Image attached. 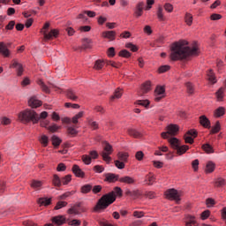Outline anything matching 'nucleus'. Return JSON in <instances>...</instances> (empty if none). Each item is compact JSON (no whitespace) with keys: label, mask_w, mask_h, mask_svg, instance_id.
Here are the masks:
<instances>
[{"label":"nucleus","mask_w":226,"mask_h":226,"mask_svg":"<svg viewBox=\"0 0 226 226\" xmlns=\"http://www.w3.org/2000/svg\"><path fill=\"white\" fill-rule=\"evenodd\" d=\"M81 223L82 222H80V220H78V219H74L69 222V225L71 226H80Z\"/></svg>","instance_id":"obj_58"},{"label":"nucleus","mask_w":226,"mask_h":226,"mask_svg":"<svg viewBox=\"0 0 226 226\" xmlns=\"http://www.w3.org/2000/svg\"><path fill=\"white\" fill-rule=\"evenodd\" d=\"M91 43H93V41L86 38L83 40V46L80 49H83L84 50H86L87 49H91Z\"/></svg>","instance_id":"obj_32"},{"label":"nucleus","mask_w":226,"mask_h":226,"mask_svg":"<svg viewBox=\"0 0 226 226\" xmlns=\"http://www.w3.org/2000/svg\"><path fill=\"white\" fill-rule=\"evenodd\" d=\"M220 130H221L220 121H217L215 123V125L214 127H212L210 133H218V132H220Z\"/></svg>","instance_id":"obj_45"},{"label":"nucleus","mask_w":226,"mask_h":226,"mask_svg":"<svg viewBox=\"0 0 226 226\" xmlns=\"http://www.w3.org/2000/svg\"><path fill=\"white\" fill-rule=\"evenodd\" d=\"M102 37L107 38L109 41H114V40H116V32L105 31L102 33Z\"/></svg>","instance_id":"obj_18"},{"label":"nucleus","mask_w":226,"mask_h":226,"mask_svg":"<svg viewBox=\"0 0 226 226\" xmlns=\"http://www.w3.org/2000/svg\"><path fill=\"white\" fill-rule=\"evenodd\" d=\"M202 149L206 153H207V154H211L215 153V149H213V147L207 143L202 146Z\"/></svg>","instance_id":"obj_33"},{"label":"nucleus","mask_w":226,"mask_h":226,"mask_svg":"<svg viewBox=\"0 0 226 226\" xmlns=\"http://www.w3.org/2000/svg\"><path fill=\"white\" fill-rule=\"evenodd\" d=\"M188 222H185L186 226H197V221H195V217L189 215Z\"/></svg>","instance_id":"obj_40"},{"label":"nucleus","mask_w":226,"mask_h":226,"mask_svg":"<svg viewBox=\"0 0 226 226\" xmlns=\"http://www.w3.org/2000/svg\"><path fill=\"white\" fill-rule=\"evenodd\" d=\"M123 197V189L121 187H115L109 193L104 194L98 200L94 211H100V209H107L108 206L116 202V197Z\"/></svg>","instance_id":"obj_3"},{"label":"nucleus","mask_w":226,"mask_h":226,"mask_svg":"<svg viewBox=\"0 0 226 226\" xmlns=\"http://www.w3.org/2000/svg\"><path fill=\"white\" fill-rule=\"evenodd\" d=\"M51 202V200L49 198H40L38 200V204H40L41 206H49Z\"/></svg>","instance_id":"obj_34"},{"label":"nucleus","mask_w":226,"mask_h":226,"mask_svg":"<svg viewBox=\"0 0 226 226\" xmlns=\"http://www.w3.org/2000/svg\"><path fill=\"white\" fill-rule=\"evenodd\" d=\"M170 70V65H162L161 67H159V73H165V72H169Z\"/></svg>","instance_id":"obj_55"},{"label":"nucleus","mask_w":226,"mask_h":226,"mask_svg":"<svg viewBox=\"0 0 226 226\" xmlns=\"http://www.w3.org/2000/svg\"><path fill=\"white\" fill-rule=\"evenodd\" d=\"M164 10L166 11H168L169 13H172V11H174V6L170 3L165 4H164Z\"/></svg>","instance_id":"obj_52"},{"label":"nucleus","mask_w":226,"mask_h":226,"mask_svg":"<svg viewBox=\"0 0 226 226\" xmlns=\"http://www.w3.org/2000/svg\"><path fill=\"white\" fill-rule=\"evenodd\" d=\"M56 170L57 172H64V170H66V165L63 162L59 163L56 167Z\"/></svg>","instance_id":"obj_57"},{"label":"nucleus","mask_w":226,"mask_h":226,"mask_svg":"<svg viewBox=\"0 0 226 226\" xmlns=\"http://www.w3.org/2000/svg\"><path fill=\"white\" fill-rule=\"evenodd\" d=\"M121 96H123V90L117 88V89L115 91L114 94L111 95V97H110V102H114L115 100H119V98H121Z\"/></svg>","instance_id":"obj_22"},{"label":"nucleus","mask_w":226,"mask_h":226,"mask_svg":"<svg viewBox=\"0 0 226 226\" xmlns=\"http://www.w3.org/2000/svg\"><path fill=\"white\" fill-rule=\"evenodd\" d=\"M197 137V131L192 129L187 132V133L184 136V139L185 140V144H193V139Z\"/></svg>","instance_id":"obj_8"},{"label":"nucleus","mask_w":226,"mask_h":226,"mask_svg":"<svg viewBox=\"0 0 226 226\" xmlns=\"http://www.w3.org/2000/svg\"><path fill=\"white\" fill-rule=\"evenodd\" d=\"M104 64H105L103 63V61H102V60H97V61H95L94 69V70H102V68H103Z\"/></svg>","instance_id":"obj_44"},{"label":"nucleus","mask_w":226,"mask_h":226,"mask_svg":"<svg viewBox=\"0 0 226 226\" xmlns=\"http://www.w3.org/2000/svg\"><path fill=\"white\" fill-rule=\"evenodd\" d=\"M82 160L86 165H91V156L85 154L82 156Z\"/></svg>","instance_id":"obj_50"},{"label":"nucleus","mask_w":226,"mask_h":226,"mask_svg":"<svg viewBox=\"0 0 226 226\" xmlns=\"http://www.w3.org/2000/svg\"><path fill=\"white\" fill-rule=\"evenodd\" d=\"M128 134L131 135V137H134V139H139V137H142V134L135 129H128Z\"/></svg>","instance_id":"obj_29"},{"label":"nucleus","mask_w":226,"mask_h":226,"mask_svg":"<svg viewBox=\"0 0 226 226\" xmlns=\"http://www.w3.org/2000/svg\"><path fill=\"white\" fill-rule=\"evenodd\" d=\"M28 105L32 109H38V107H41V101L38 100L36 96H33L29 99Z\"/></svg>","instance_id":"obj_11"},{"label":"nucleus","mask_w":226,"mask_h":226,"mask_svg":"<svg viewBox=\"0 0 226 226\" xmlns=\"http://www.w3.org/2000/svg\"><path fill=\"white\" fill-rule=\"evenodd\" d=\"M72 181V175H67L62 177V185H68Z\"/></svg>","instance_id":"obj_53"},{"label":"nucleus","mask_w":226,"mask_h":226,"mask_svg":"<svg viewBox=\"0 0 226 226\" xmlns=\"http://www.w3.org/2000/svg\"><path fill=\"white\" fill-rule=\"evenodd\" d=\"M0 54H3L4 57H8L10 56V50L6 49V45L4 42H0Z\"/></svg>","instance_id":"obj_23"},{"label":"nucleus","mask_w":226,"mask_h":226,"mask_svg":"<svg viewBox=\"0 0 226 226\" xmlns=\"http://www.w3.org/2000/svg\"><path fill=\"white\" fill-rule=\"evenodd\" d=\"M68 206V202L66 201H58L55 207L56 210L62 209V207H66Z\"/></svg>","instance_id":"obj_47"},{"label":"nucleus","mask_w":226,"mask_h":226,"mask_svg":"<svg viewBox=\"0 0 226 226\" xmlns=\"http://www.w3.org/2000/svg\"><path fill=\"white\" fill-rule=\"evenodd\" d=\"M165 196L166 199L176 200L177 203H179V200H181V199L179 198L181 197V193L176 189H169L165 192Z\"/></svg>","instance_id":"obj_6"},{"label":"nucleus","mask_w":226,"mask_h":226,"mask_svg":"<svg viewBox=\"0 0 226 226\" xmlns=\"http://www.w3.org/2000/svg\"><path fill=\"white\" fill-rule=\"evenodd\" d=\"M156 178H154V175L152 173H149L145 177V181L147 183V185H153L154 183Z\"/></svg>","instance_id":"obj_31"},{"label":"nucleus","mask_w":226,"mask_h":226,"mask_svg":"<svg viewBox=\"0 0 226 226\" xmlns=\"http://www.w3.org/2000/svg\"><path fill=\"white\" fill-rule=\"evenodd\" d=\"M200 124L201 126H203V128H211V121H209V118L205 115L200 117Z\"/></svg>","instance_id":"obj_12"},{"label":"nucleus","mask_w":226,"mask_h":226,"mask_svg":"<svg viewBox=\"0 0 226 226\" xmlns=\"http://www.w3.org/2000/svg\"><path fill=\"white\" fill-rule=\"evenodd\" d=\"M115 166L117 167V169H119L121 170L124 169L125 164L123 161L116 160Z\"/></svg>","instance_id":"obj_48"},{"label":"nucleus","mask_w":226,"mask_h":226,"mask_svg":"<svg viewBox=\"0 0 226 226\" xmlns=\"http://www.w3.org/2000/svg\"><path fill=\"white\" fill-rule=\"evenodd\" d=\"M119 183H124L125 185H135V178L125 176L119 178Z\"/></svg>","instance_id":"obj_17"},{"label":"nucleus","mask_w":226,"mask_h":226,"mask_svg":"<svg viewBox=\"0 0 226 226\" xmlns=\"http://www.w3.org/2000/svg\"><path fill=\"white\" fill-rule=\"evenodd\" d=\"M210 212L209 210H205L201 213V220H207L209 218Z\"/></svg>","instance_id":"obj_61"},{"label":"nucleus","mask_w":226,"mask_h":226,"mask_svg":"<svg viewBox=\"0 0 226 226\" xmlns=\"http://www.w3.org/2000/svg\"><path fill=\"white\" fill-rule=\"evenodd\" d=\"M149 91H151V81H147L141 86L139 95L142 96L146 93H149Z\"/></svg>","instance_id":"obj_15"},{"label":"nucleus","mask_w":226,"mask_h":226,"mask_svg":"<svg viewBox=\"0 0 226 226\" xmlns=\"http://www.w3.org/2000/svg\"><path fill=\"white\" fill-rule=\"evenodd\" d=\"M207 80L211 82V84H216V77H215V72L213 70H209L207 73Z\"/></svg>","instance_id":"obj_25"},{"label":"nucleus","mask_w":226,"mask_h":226,"mask_svg":"<svg viewBox=\"0 0 226 226\" xmlns=\"http://www.w3.org/2000/svg\"><path fill=\"white\" fill-rule=\"evenodd\" d=\"M88 124L92 130H98V123L93 120H88Z\"/></svg>","instance_id":"obj_56"},{"label":"nucleus","mask_w":226,"mask_h":226,"mask_svg":"<svg viewBox=\"0 0 226 226\" xmlns=\"http://www.w3.org/2000/svg\"><path fill=\"white\" fill-rule=\"evenodd\" d=\"M186 89H187V93L189 94H193L195 88L193 87V84H192L191 82H187L185 84Z\"/></svg>","instance_id":"obj_42"},{"label":"nucleus","mask_w":226,"mask_h":226,"mask_svg":"<svg viewBox=\"0 0 226 226\" xmlns=\"http://www.w3.org/2000/svg\"><path fill=\"white\" fill-rule=\"evenodd\" d=\"M190 56H199L197 45L191 48L186 41H180L172 44L170 52L171 61H183V59H187Z\"/></svg>","instance_id":"obj_1"},{"label":"nucleus","mask_w":226,"mask_h":226,"mask_svg":"<svg viewBox=\"0 0 226 226\" xmlns=\"http://www.w3.org/2000/svg\"><path fill=\"white\" fill-rule=\"evenodd\" d=\"M42 185L43 184L41 183V181L33 180L31 183V187L34 188V190H40V188H41Z\"/></svg>","instance_id":"obj_35"},{"label":"nucleus","mask_w":226,"mask_h":226,"mask_svg":"<svg viewBox=\"0 0 226 226\" xmlns=\"http://www.w3.org/2000/svg\"><path fill=\"white\" fill-rule=\"evenodd\" d=\"M76 128H79L77 125H74V127L69 126L67 128V133L69 135H72V137H74V135H77V133H79V132H77V130H75Z\"/></svg>","instance_id":"obj_41"},{"label":"nucleus","mask_w":226,"mask_h":226,"mask_svg":"<svg viewBox=\"0 0 226 226\" xmlns=\"http://www.w3.org/2000/svg\"><path fill=\"white\" fill-rule=\"evenodd\" d=\"M225 185V179L223 178H218L216 181H215V186L219 187L220 186H223Z\"/></svg>","instance_id":"obj_59"},{"label":"nucleus","mask_w":226,"mask_h":226,"mask_svg":"<svg viewBox=\"0 0 226 226\" xmlns=\"http://www.w3.org/2000/svg\"><path fill=\"white\" fill-rule=\"evenodd\" d=\"M185 22L188 26H192V24H193V15H192V13L186 12L185 15Z\"/></svg>","instance_id":"obj_28"},{"label":"nucleus","mask_w":226,"mask_h":226,"mask_svg":"<svg viewBox=\"0 0 226 226\" xmlns=\"http://www.w3.org/2000/svg\"><path fill=\"white\" fill-rule=\"evenodd\" d=\"M51 140H52L53 146H55L56 147H57V146H60L61 144V139H59V137L57 136H53L51 138Z\"/></svg>","instance_id":"obj_46"},{"label":"nucleus","mask_w":226,"mask_h":226,"mask_svg":"<svg viewBox=\"0 0 226 226\" xmlns=\"http://www.w3.org/2000/svg\"><path fill=\"white\" fill-rule=\"evenodd\" d=\"M82 117H84V111H79L72 118V123L77 126V124H79V120L82 119Z\"/></svg>","instance_id":"obj_21"},{"label":"nucleus","mask_w":226,"mask_h":226,"mask_svg":"<svg viewBox=\"0 0 226 226\" xmlns=\"http://www.w3.org/2000/svg\"><path fill=\"white\" fill-rule=\"evenodd\" d=\"M206 204L207 207H213L215 204V200L212 198L207 199Z\"/></svg>","instance_id":"obj_60"},{"label":"nucleus","mask_w":226,"mask_h":226,"mask_svg":"<svg viewBox=\"0 0 226 226\" xmlns=\"http://www.w3.org/2000/svg\"><path fill=\"white\" fill-rule=\"evenodd\" d=\"M114 149L112 148V146L105 142L103 145V152L102 153V159L104 162H107V163H109V162L112 160L110 158V154L113 153Z\"/></svg>","instance_id":"obj_5"},{"label":"nucleus","mask_w":226,"mask_h":226,"mask_svg":"<svg viewBox=\"0 0 226 226\" xmlns=\"http://www.w3.org/2000/svg\"><path fill=\"white\" fill-rule=\"evenodd\" d=\"M167 132H162L161 137L162 139H168V142H170L171 147L173 149H176L177 154L181 156V154H185L188 149H190V147L186 145L181 146V143L179 142V139L177 138H170L169 137H174L175 135H177V132H179V127L176 124H170L166 127Z\"/></svg>","instance_id":"obj_2"},{"label":"nucleus","mask_w":226,"mask_h":226,"mask_svg":"<svg viewBox=\"0 0 226 226\" xmlns=\"http://www.w3.org/2000/svg\"><path fill=\"white\" fill-rule=\"evenodd\" d=\"M119 175H116L113 173H107L105 175V181H108V183H116V181H119Z\"/></svg>","instance_id":"obj_14"},{"label":"nucleus","mask_w":226,"mask_h":226,"mask_svg":"<svg viewBox=\"0 0 226 226\" xmlns=\"http://www.w3.org/2000/svg\"><path fill=\"white\" fill-rule=\"evenodd\" d=\"M157 18L161 21L165 20V17L163 16V7L162 6H159L157 9Z\"/></svg>","instance_id":"obj_39"},{"label":"nucleus","mask_w":226,"mask_h":226,"mask_svg":"<svg viewBox=\"0 0 226 226\" xmlns=\"http://www.w3.org/2000/svg\"><path fill=\"white\" fill-rule=\"evenodd\" d=\"M11 68H15L18 77H22V73H24V66H22V64L19 63L17 60H13Z\"/></svg>","instance_id":"obj_9"},{"label":"nucleus","mask_w":226,"mask_h":226,"mask_svg":"<svg viewBox=\"0 0 226 226\" xmlns=\"http://www.w3.org/2000/svg\"><path fill=\"white\" fill-rule=\"evenodd\" d=\"M43 34L45 40H54V38L58 36L59 31H57V29H52L49 34H47V32H44Z\"/></svg>","instance_id":"obj_13"},{"label":"nucleus","mask_w":226,"mask_h":226,"mask_svg":"<svg viewBox=\"0 0 226 226\" xmlns=\"http://www.w3.org/2000/svg\"><path fill=\"white\" fill-rule=\"evenodd\" d=\"M53 185L59 188L62 185V178H59V176H57V175H54L53 176Z\"/></svg>","instance_id":"obj_38"},{"label":"nucleus","mask_w":226,"mask_h":226,"mask_svg":"<svg viewBox=\"0 0 226 226\" xmlns=\"http://www.w3.org/2000/svg\"><path fill=\"white\" fill-rule=\"evenodd\" d=\"M210 19L212 20H220V19H222V15L221 14H216V13H214L210 16Z\"/></svg>","instance_id":"obj_64"},{"label":"nucleus","mask_w":226,"mask_h":226,"mask_svg":"<svg viewBox=\"0 0 226 226\" xmlns=\"http://www.w3.org/2000/svg\"><path fill=\"white\" fill-rule=\"evenodd\" d=\"M51 222L54 223V225H64V223H66V217L64 215H56L51 218Z\"/></svg>","instance_id":"obj_10"},{"label":"nucleus","mask_w":226,"mask_h":226,"mask_svg":"<svg viewBox=\"0 0 226 226\" xmlns=\"http://www.w3.org/2000/svg\"><path fill=\"white\" fill-rule=\"evenodd\" d=\"M162 98H165V87L157 86L154 90V101L160 102Z\"/></svg>","instance_id":"obj_7"},{"label":"nucleus","mask_w":226,"mask_h":226,"mask_svg":"<svg viewBox=\"0 0 226 226\" xmlns=\"http://www.w3.org/2000/svg\"><path fill=\"white\" fill-rule=\"evenodd\" d=\"M137 105H141V107H145L147 109V107H149V101L147 100L137 101Z\"/></svg>","instance_id":"obj_51"},{"label":"nucleus","mask_w":226,"mask_h":226,"mask_svg":"<svg viewBox=\"0 0 226 226\" xmlns=\"http://www.w3.org/2000/svg\"><path fill=\"white\" fill-rule=\"evenodd\" d=\"M40 142L44 147H47L49 146V137H47V135H42L40 139Z\"/></svg>","instance_id":"obj_43"},{"label":"nucleus","mask_w":226,"mask_h":226,"mask_svg":"<svg viewBox=\"0 0 226 226\" xmlns=\"http://www.w3.org/2000/svg\"><path fill=\"white\" fill-rule=\"evenodd\" d=\"M75 191L66 192L64 194L59 196L60 200H64L65 199H68V197H72V195H75Z\"/></svg>","instance_id":"obj_37"},{"label":"nucleus","mask_w":226,"mask_h":226,"mask_svg":"<svg viewBox=\"0 0 226 226\" xmlns=\"http://www.w3.org/2000/svg\"><path fill=\"white\" fill-rule=\"evenodd\" d=\"M66 96L67 98H69V100H72V102H77V100H79V95H77V93L72 89L67 90Z\"/></svg>","instance_id":"obj_20"},{"label":"nucleus","mask_w":226,"mask_h":226,"mask_svg":"<svg viewBox=\"0 0 226 226\" xmlns=\"http://www.w3.org/2000/svg\"><path fill=\"white\" fill-rule=\"evenodd\" d=\"M224 93H225L224 87L219 88V90L215 93L218 102H222V100H223Z\"/></svg>","instance_id":"obj_30"},{"label":"nucleus","mask_w":226,"mask_h":226,"mask_svg":"<svg viewBox=\"0 0 226 226\" xmlns=\"http://www.w3.org/2000/svg\"><path fill=\"white\" fill-rule=\"evenodd\" d=\"M72 172L76 176V177H84L85 174L84 171L79 167V165L74 164L72 166Z\"/></svg>","instance_id":"obj_16"},{"label":"nucleus","mask_w":226,"mask_h":226,"mask_svg":"<svg viewBox=\"0 0 226 226\" xmlns=\"http://www.w3.org/2000/svg\"><path fill=\"white\" fill-rule=\"evenodd\" d=\"M133 216L135 218H142L144 216V212H142V211H134L133 212Z\"/></svg>","instance_id":"obj_63"},{"label":"nucleus","mask_w":226,"mask_h":226,"mask_svg":"<svg viewBox=\"0 0 226 226\" xmlns=\"http://www.w3.org/2000/svg\"><path fill=\"white\" fill-rule=\"evenodd\" d=\"M91 190H93V185H85L83 186H81L80 188V192L81 193H89V192H91Z\"/></svg>","instance_id":"obj_36"},{"label":"nucleus","mask_w":226,"mask_h":226,"mask_svg":"<svg viewBox=\"0 0 226 226\" xmlns=\"http://www.w3.org/2000/svg\"><path fill=\"white\" fill-rule=\"evenodd\" d=\"M128 153H123V152H119L117 154V159L119 162H124V163H126V162H128Z\"/></svg>","instance_id":"obj_27"},{"label":"nucleus","mask_w":226,"mask_h":226,"mask_svg":"<svg viewBox=\"0 0 226 226\" xmlns=\"http://www.w3.org/2000/svg\"><path fill=\"white\" fill-rule=\"evenodd\" d=\"M224 115H225V108L223 107L217 108L214 112L215 117H222V116H224Z\"/></svg>","instance_id":"obj_26"},{"label":"nucleus","mask_w":226,"mask_h":226,"mask_svg":"<svg viewBox=\"0 0 226 226\" xmlns=\"http://www.w3.org/2000/svg\"><path fill=\"white\" fill-rule=\"evenodd\" d=\"M92 192L93 193H100V192H102V185H94L93 188H92Z\"/></svg>","instance_id":"obj_62"},{"label":"nucleus","mask_w":226,"mask_h":226,"mask_svg":"<svg viewBox=\"0 0 226 226\" xmlns=\"http://www.w3.org/2000/svg\"><path fill=\"white\" fill-rule=\"evenodd\" d=\"M48 116L49 113H47V111H43L40 116H38L34 110L26 109L19 114V119L21 123H31L32 121L34 124H36L40 119H46Z\"/></svg>","instance_id":"obj_4"},{"label":"nucleus","mask_w":226,"mask_h":226,"mask_svg":"<svg viewBox=\"0 0 226 226\" xmlns=\"http://www.w3.org/2000/svg\"><path fill=\"white\" fill-rule=\"evenodd\" d=\"M37 84H38V86H40L41 91H43L44 93H47V94L50 93V88L49 87H47V85H45V82H43V80L39 79L37 81Z\"/></svg>","instance_id":"obj_24"},{"label":"nucleus","mask_w":226,"mask_h":226,"mask_svg":"<svg viewBox=\"0 0 226 226\" xmlns=\"http://www.w3.org/2000/svg\"><path fill=\"white\" fill-rule=\"evenodd\" d=\"M126 49H130V50H132V52H137V50H139V48H137L133 43L132 42H128L125 45Z\"/></svg>","instance_id":"obj_49"},{"label":"nucleus","mask_w":226,"mask_h":226,"mask_svg":"<svg viewBox=\"0 0 226 226\" xmlns=\"http://www.w3.org/2000/svg\"><path fill=\"white\" fill-rule=\"evenodd\" d=\"M215 169H216V164H215L213 161H209L206 164L205 172L207 174H211V172H215Z\"/></svg>","instance_id":"obj_19"},{"label":"nucleus","mask_w":226,"mask_h":226,"mask_svg":"<svg viewBox=\"0 0 226 226\" xmlns=\"http://www.w3.org/2000/svg\"><path fill=\"white\" fill-rule=\"evenodd\" d=\"M119 56H121V57H130L132 56V53H130L126 49H124L119 52Z\"/></svg>","instance_id":"obj_54"}]
</instances>
